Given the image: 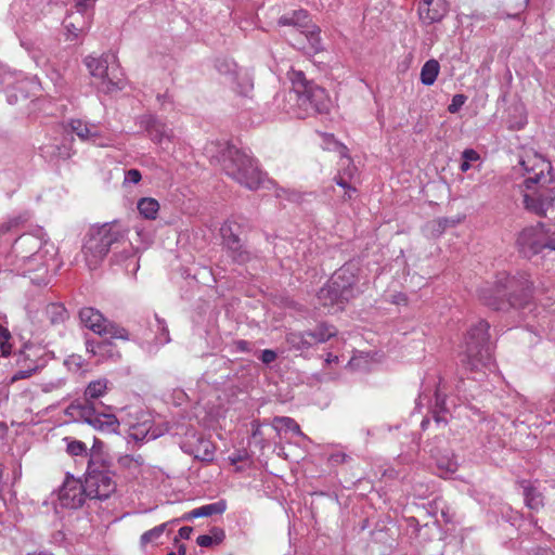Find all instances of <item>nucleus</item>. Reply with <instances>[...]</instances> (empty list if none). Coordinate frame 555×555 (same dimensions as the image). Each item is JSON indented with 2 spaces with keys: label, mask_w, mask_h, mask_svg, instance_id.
<instances>
[{
  "label": "nucleus",
  "mask_w": 555,
  "mask_h": 555,
  "mask_svg": "<svg viewBox=\"0 0 555 555\" xmlns=\"http://www.w3.org/2000/svg\"><path fill=\"white\" fill-rule=\"evenodd\" d=\"M56 254L54 243L47 237L42 228H38L14 240L4 258L5 271L29 275L31 282L38 285L47 284L46 274Z\"/></svg>",
  "instance_id": "f257e3e1"
},
{
  "label": "nucleus",
  "mask_w": 555,
  "mask_h": 555,
  "mask_svg": "<svg viewBox=\"0 0 555 555\" xmlns=\"http://www.w3.org/2000/svg\"><path fill=\"white\" fill-rule=\"evenodd\" d=\"M533 289V282L528 272L502 271L495 275L493 285H485L479 289V298L486 306L496 311L509 308L520 310L531 304Z\"/></svg>",
  "instance_id": "f03ea898"
},
{
  "label": "nucleus",
  "mask_w": 555,
  "mask_h": 555,
  "mask_svg": "<svg viewBox=\"0 0 555 555\" xmlns=\"http://www.w3.org/2000/svg\"><path fill=\"white\" fill-rule=\"evenodd\" d=\"M292 82L288 93L293 101L292 114L304 119L313 114H326L331 108V99L324 88L306 77L301 70L292 69L287 74Z\"/></svg>",
  "instance_id": "7ed1b4c3"
},
{
  "label": "nucleus",
  "mask_w": 555,
  "mask_h": 555,
  "mask_svg": "<svg viewBox=\"0 0 555 555\" xmlns=\"http://www.w3.org/2000/svg\"><path fill=\"white\" fill-rule=\"evenodd\" d=\"M489 328V323L480 320L470 326L465 336V350L461 362L465 372L473 374L474 382L481 380L486 375L485 370L490 369L493 364Z\"/></svg>",
  "instance_id": "20e7f679"
},
{
  "label": "nucleus",
  "mask_w": 555,
  "mask_h": 555,
  "mask_svg": "<svg viewBox=\"0 0 555 555\" xmlns=\"http://www.w3.org/2000/svg\"><path fill=\"white\" fill-rule=\"evenodd\" d=\"M359 271L360 266L357 261H348L336 270L330 282L318 293L320 304L335 312L343 310L358 293Z\"/></svg>",
  "instance_id": "39448f33"
},
{
  "label": "nucleus",
  "mask_w": 555,
  "mask_h": 555,
  "mask_svg": "<svg viewBox=\"0 0 555 555\" xmlns=\"http://www.w3.org/2000/svg\"><path fill=\"white\" fill-rule=\"evenodd\" d=\"M221 167L227 176L248 190L269 188L273 184L266 180L263 172L258 168L257 162L245 151L234 145H228L221 153Z\"/></svg>",
  "instance_id": "423d86ee"
},
{
  "label": "nucleus",
  "mask_w": 555,
  "mask_h": 555,
  "mask_svg": "<svg viewBox=\"0 0 555 555\" xmlns=\"http://www.w3.org/2000/svg\"><path fill=\"white\" fill-rule=\"evenodd\" d=\"M127 229L118 221L92 228L82 246L85 260L90 270L95 269L111 249L125 245Z\"/></svg>",
  "instance_id": "0eeeda50"
},
{
  "label": "nucleus",
  "mask_w": 555,
  "mask_h": 555,
  "mask_svg": "<svg viewBox=\"0 0 555 555\" xmlns=\"http://www.w3.org/2000/svg\"><path fill=\"white\" fill-rule=\"evenodd\" d=\"M278 25L292 27L288 41L297 50L307 54H315L323 50L320 28L310 24L306 10L283 14L279 18Z\"/></svg>",
  "instance_id": "6e6552de"
},
{
  "label": "nucleus",
  "mask_w": 555,
  "mask_h": 555,
  "mask_svg": "<svg viewBox=\"0 0 555 555\" xmlns=\"http://www.w3.org/2000/svg\"><path fill=\"white\" fill-rule=\"evenodd\" d=\"M85 64L91 76L99 80L96 82L99 91L112 94L126 87L125 74L114 53H103L100 57L87 56Z\"/></svg>",
  "instance_id": "1a4fd4ad"
},
{
  "label": "nucleus",
  "mask_w": 555,
  "mask_h": 555,
  "mask_svg": "<svg viewBox=\"0 0 555 555\" xmlns=\"http://www.w3.org/2000/svg\"><path fill=\"white\" fill-rule=\"evenodd\" d=\"M115 476L111 463L91 454L83 479L89 499L99 501L109 499L117 489Z\"/></svg>",
  "instance_id": "9d476101"
},
{
  "label": "nucleus",
  "mask_w": 555,
  "mask_h": 555,
  "mask_svg": "<svg viewBox=\"0 0 555 555\" xmlns=\"http://www.w3.org/2000/svg\"><path fill=\"white\" fill-rule=\"evenodd\" d=\"M67 413L101 433H116L119 427L114 414L98 412L91 401H74L68 405Z\"/></svg>",
  "instance_id": "9b49d317"
},
{
  "label": "nucleus",
  "mask_w": 555,
  "mask_h": 555,
  "mask_svg": "<svg viewBox=\"0 0 555 555\" xmlns=\"http://www.w3.org/2000/svg\"><path fill=\"white\" fill-rule=\"evenodd\" d=\"M516 243L519 253L526 258H531L544 249L555 250V237L541 222L534 227L525 228L519 233Z\"/></svg>",
  "instance_id": "f8f14e48"
},
{
  "label": "nucleus",
  "mask_w": 555,
  "mask_h": 555,
  "mask_svg": "<svg viewBox=\"0 0 555 555\" xmlns=\"http://www.w3.org/2000/svg\"><path fill=\"white\" fill-rule=\"evenodd\" d=\"M337 331L333 325L320 323L313 330L292 331L286 333L285 341L291 350L300 353L320 345L336 336Z\"/></svg>",
  "instance_id": "ddd939ff"
},
{
  "label": "nucleus",
  "mask_w": 555,
  "mask_h": 555,
  "mask_svg": "<svg viewBox=\"0 0 555 555\" xmlns=\"http://www.w3.org/2000/svg\"><path fill=\"white\" fill-rule=\"evenodd\" d=\"M79 319L83 326L101 336L128 339L127 330L108 321L99 310L92 307L82 308L79 311Z\"/></svg>",
  "instance_id": "4468645a"
},
{
  "label": "nucleus",
  "mask_w": 555,
  "mask_h": 555,
  "mask_svg": "<svg viewBox=\"0 0 555 555\" xmlns=\"http://www.w3.org/2000/svg\"><path fill=\"white\" fill-rule=\"evenodd\" d=\"M89 499L83 481L67 473L59 489V503L62 507L69 509L80 508Z\"/></svg>",
  "instance_id": "2eb2a0df"
},
{
  "label": "nucleus",
  "mask_w": 555,
  "mask_h": 555,
  "mask_svg": "<svg viewBox=\"0 0 555 555\" xmlns=\"http://www.w3.org/2000/svg\"><path fill=\"white\" fill-rule=\"evenodd\" d=\"M135 124L155 144L171 143L176 138L173 129L154 114H144L137 117Z\"/></svg>",
  "instance_id": "dca6fc26"
},
{
  "label": "nucleus",
  "mask_w": 555,
  "mask_h": 555,
  "mask_svg": "<svg viewBox=\"0 0 555 555\" xmlns=\"http://www.w3.org/2000/svg\"><path fill=\"white\" fill-rule=\"evenodd\" d=\"M525 208L539 216L555 220V190H539L531 194H524L522 199Z\"/></svg>",
  "instance_id": "f3484780"
},
{
  "label": "nucleus",
  "mask_w": 555,
  "mask_h": 555,
  "mask_svg": "<svg viewBox=\"0 0 555 555\" xmlns=\"http://www.w3.org/2000/svg\"><path fill=\"white\" fill-rule=\"evenodd\" d=\"M449 12L447 0H420L417 14L424 25L439 23Z\"/></svg>",
  "instance_id": "a211bd4d"
},
{
  "label": "nucleus",
  "mask_w": 555,
  "mask_h": 555,
  "mask_svg": "<svg viewBox=\"0 0 555 555\" xmlns=\"http://www.w3.org/2000/svg\"><path fill=\"white\" fill-rule=\"evenodd\" d=\"M68 128L83 142L98 144V140L102 138L98 125L86 122L81 119H70Z\"/></svg>",
  "instance_id": "6ab92c4d"
},
{
  "label": "nucleus",
  "mask_w": 555,
  "mask_h": 555,
  "mask_svg": "<svg viewBox=\"0 0 555 555\" xmlns=\"http://www.w3.org/2000/svg\"><path fill=\"white\" fill-rule=\"evenodd\" d=\"M0 83L5 88L14 90L23 100L28 98V85L29 81L23 77L22 73H15L10 70L0 69Z\"/></svg>",
  "instance_id": "aec40b11"
},
{
  "label": "nucleus",
  "mask_w": 555,
  "mask_h": 555,
  "mask_svg": "<svg viewBox=\"0 0 555 555\" xmlns=\"http://www.w3.org/2000/svg\"><path fill=\"white\" fill-rule=\"evenodd\" d=\"M227 501L221 499L217 502L196 507L183 514L179 519L180 521H190L195 518L210 517L212 515H222L227 511Z\"/></svg>",
  "instance_id": "412c9836"
},
{
  "label": "nucleus",
  "mask_w": 555,
  "mask_h": 555,
  "mask_svg": "<svg viewBox=\"0 0 555 555\" xmlns=\"http://www.w3.org/2000/svg\"><path fill=\"white\" fill-rule=\"evenodd\" d=\"M73 138L64 137L62 141L47 144L41 147V152L51 160L68 159L73 155L72 149Z\"/></svg>",
  "instance_id": "4be33fe9"
},
{
  "label": "nucleus",
  "mask_w": 555,
  "mask_h": 555,
  "mask_svg": "<svg viewBox=\"0 0 555 555\" xmlns=\"http://www.w3.org/2000/svg\"><path fill=\"white\" fill-rule=\"evenodd\" d=\"M522 495L527 507L538 511L543 506L542 493L528 481L521 482Z\"/></svg>",
  "instance_id": "5701e85b"
},
{
  "label": "nucleus",
  "mask_w": 555,
  "mask_h": 555,
  "mask_svg": "<svg viewBox=\"0 0 555 555\" xmlns=\"http://www.w3.org/2000/svg\"><path fill=\"white\" fill-rule=\"evenodd\" d=\"M179 522H180V519L175 518V519H171L169 521L163 522V524H160L158 526H155L154 528L145 531L140 537V545L142 547H144L149 543L156 542L164 534L165 531L169 530V527H172V526H175V525H177Z\"/></svg>",
  "instance_id": "b1692460"
},
{
  "label": "nucleus",
  "mask_w": 555,
  "mask_h": 555,
  "mask_svg": "<svg viewBox=\"0 0 555 555\" xmlns=\"http://www.w3.org/2000/svg\"><path fill=\"white\" fill-rule=\"evenodd\" d=\"M43 313L52 325L63 324L68 319V311L61 302H50L44 307Z\"/></svg>",
  "instance_id": "393cba45"
},
{
  "label": "nucleus",
  "mask_w": 555,
  "mask_h": 555,
  "mask_svg": "<svg viewBox=\"0 0 555 555\" xmlns=\"http://www.w3.org/2000/svg\"><path fill=\"white\" fill-rule=\"evenodd\" d=\"M113 260L116 263H122L125 267V270L128 273L135 274V272L139 270V258L137 257L135 253L132 248L130 249H124L121 253L117 254L114 253Z\"/></svg>",
  "instance_id": "a878e982"
},
{
  "label": "nucleus",
  "mask_w": 555,
  "mask_h": 555,
  "mask_svg": "<svg viewBox=\"0 0 555 555\" xmlns=\"http://www.w3.org/2000/svg\"><path fill=\"white\" fill-rule=\"evenodd\" d=\"M322 149L326 151H337L343 158H346V163L349 166L350 165V158L347 155V147L337 141L335 137L331 133H322ZM345 173H348L351 176V169L348 167Z\"/></svg>",
  "instance_id": "bb28decb"
},
{
  "label": "nucleus",
  "mask_w": 555,
  "mask_h": 555,
  "mask_svg": "<svg viewBox=\"0 0 555 555\" xmlns=\"http://www.w3.org/2000/svg\"><path fill=\"white\" fill-rule=\"evenodd\" d=\"M440 64L437 60L430 59L424 63L421 68V82L424 86H433L439 75Z\"/></svg>",
  "instance_id": "cd10ccee"
},
{
  "label": "nucleus",
  "mask_w": 555,
  "mask_h": 555,
  "mask_svg": "<svg viewBox=\"0 0 555 555\" xmlns=\"http://www.w3.org/2000/svg\"><path fill=\"white\" fill-rule=\"evenodd\" d=\"M108 389V380L106 378H99L91 380L83 392L85 400L92 401L103 397Z\"/></svg>",
  "instance_id": "c85d7f7f"
},
{
  "label": "nucleus",
  "mask_w": 555,
  "mask_h": 555,
  "mask_svg": "<svg viewBox=\"0 0 555 555\" xmlns=\"http://www.w3.org/2000/svg\"><path fill=\"white\" fill-rule=\"evenodd\" d=\"M215 67L220 75L225 77L228 82L235 81L237 73L241 69L233 60L229 59L216 60Z\"/></svg>",
  "instance_id": "c756f323"
},
{
  "label": "nucleus",
  "mask_w": 555,
  "mask_h": 555,
  "mask_svg": "<svg viewBox=\"0 0 555 555\" xmlns=\"http://www.w3.org/2000/svg\"><path fill=\"white\" fill-rule=\"evenodd\" d=\"M137 208L145 219L155 220L159 211V203L153 197H143L139 199Z\"/></svg>",
  "instance_id": "7c9ffc66"
},
{
  "label": "nucleus",
  "mask_w": 555,
  "mask_h": 555,
  "mask_svg": "<svg viewBox=\"0 0 555 555\" xmlns=\"http://www.w3.org/2000/svg\"><path fill=\"white\" fill-rule=\"evenodd\" d=\"M235 89V91L242 95H247L254 88L253 78L249 73L241 68L237 73L235 81H229Z\"/></svg>",
  "instance_id": "2f4dec72"
},
{
  "label": "nucleus",
  "mask_w": 555,
  "mask_h": 555,
  "mask_svg": "<svg viewBox=\"0 0 555 555\" xmlns=\"http://www.w3.org/2000/svg\"><path fill=\"white\" fill-rule=\"evenodd\" d=\"M151 331L154 332L153 340L158 345H165L170 341L169 330L165 320L160 319L157 314L154 315V324L151 325Z\"/></svg>",
  "instance_id": "473e14b6"
},
{
  "label": "nucleus",
  "mask_w": 555,
  "mask_h": 555,
  "mask_svg": "<svg viewBox=\"0 0 555 555\" xmlns=\"http://www.w3.org/2000/svg\"><path fill=\"white\" fill-rule=\"evenodd\" d=\"M159 436L155 430H151V427H146V423L142 425H131L129 438L135 442H143L154 440Z\"/></svg>",
  "instance_id": "72a5a7b5"
},
{
  "label": "nucleus",
  "mask_w": 555,
  "mask_h": 555,
  "mask_svg": "<svg viewBox=\"0 0 555 555\" xmlns=\"http://www.w3.org/2000/svg\"><path fill=\"white\" fill-rule=\"evenodd\" d=\"M30 218L29 212L24 211L17 216L10 217L7 221L0 224V237L5 236L8 233L18 229L26 223Z\"/></svg>",
  "instance_id": "f704fd0d"
},
{
  "label": "nucleus",
  "mask_w": 555,
  "mask_h": 555,
  "mask_svg": "<svg viewBox=\"0 0 555 555\" xmlns=\"http://www.w3.org/2000/svg\"><path fill=\"white\" fill-rule=\"evenodd\" d=\"M272 426L276 431H292L297 436H304L299 425L295 420L287 416H276L273 418Z\"/></svg>",
  "instance_id": "c9c22d12"
},
{
  "label": "nucleus",
  "mask_w": 555,
  "mask_h": 555,
  "mask_svg": "<svg viewBox=\"0 0 555 555\" xmlns=\"http://www.w3.org/2000/svg\"><path fill=\"white\" fill-rule=\"evenodd\" d=\"M225 249L229 257L238 264H244L251 259V253L246 248L242 241Z\"/></svg>",
  "instance_id": "e433bc0d"
},
{
  "label": "nucleus",
  "mask_w": 555,
  "mask_h": 555,
  "mask_svg": "<svg viewBox=\"0 0 555 555\" xmlns=\"http://www.w3.org/2000/svg\"><path fill=\"white\" fill-rule=\"evenodd\" d=\"M86 348L88 352H91L93 356H99L101 358L104 357H113V347L109 341L106 340H87Z\"/></svg>",
  "instance_id": "4c0bfd02"
},
{
  "label": "nucleus",
  "mask_w": 555,
  "mask_h": 555,
  "mask_svg": "<svg viewBox=\"0 0 555 555\" xmlns=\"http://www.w3.org/2000/svg\"><path fill=\"white\" fill-rule=\"evenodd\" d=\"M545 170L551 171L552 170V166H551L550 163L542 162L541 163V168L539 169V171L533 172L532 176H529V177H527L525 179L524 184H525L526 189L527 190H531L537 184L550 183L552 181V179H546L545 178V176H544V171Z\"/></svg>",
  "instance_id": "58836bf2"
},
{
  "label": "nucleus",
  "mask_w": 555,
  "mask_h": 555,
  "mask_svg": "<svg viewBox=\"0 0 555 555\" xmlns=\"http://www.w3.org/2000/svg\"><path fill=\"white\" fill-rule=\"evenodd\" d=\"M236 229H238V227L231 222H224L221 225L220 233L225 248L238 244V242L242 241L240 234L236 232Z\"/></svg>",
  "instance_id": "ea45409f"
},
{
  "label": "nucleus",
  "mask_w": 555,
  "mask_h": 555,
  "mask_svg": "<svg viewBox=\"0 0 555 555\" xmlns=\"http://www.w3.org/2000/svg\"><path fill=\"white\" fill-rule=\"evenodd\" d=\"M555 309L552 310V312L542 310L539 311L538 317V331L542 334H546L547 332H551L555 330V315L553 312Z\"/></svg>",
  "instance_id": "a19ab883"
},
{
  "label": "nucleus",
  "mask_w": 555,
  "mask_h": 555,
  "mask_svg": "<svg viewBox=\"0 0 555 555\" xmlns=\"http://www.w3.org/2000/svg\"><path fill=\"white\" fill-rule=\"evenodd\" d=\"M437 467L442 474L449 475L457 470L459 463L453 453L448 452L447 454L437 459Z\"/></svg>",
  "instance_id": "79ce46f5"
},
{
  "label": "nucleus",
  "mask_w": 555,
  "mask_h": 555,
  "mask_svg": "<svg viewBox=\"0 0 555 555\" xmlns=\"http://www.w3.org/2000/svg\"><path fill=\"white\" fill-rule=\"evenodd\" d=\"M64 441L66 442V451L72 456H86L90 457L92 453H88V449L85 442L80 440H76L70 437H65Z\"/></svg>",
  "instance_id": "37998d69"
},
{
  "label": "nucleus",
  "mask_w": 555,
  "mask_h": 555,
  "mask_svg": "<svg viewBox=\"0 0 555 555\" xmlns=\"http://www.w3.org/2000/svg\"><path fill=\"white\" fill-rule=\"evenodd\" d=\"M480 159V155L474 149H465L462 152V162L460 164V170L462 172H466L472 168V163L478 162Z\"/></svg>",
  "instance_id": "c03bdc74"
},
{
  "label": "nucleus",
  "mask_w": 555,
  "mask_h": 555,
  "mask_svg": "<svg viewBox=\"0 0 555 555\" xmlns=\"http://www.w3.org/2000/svg\"><path fill=\"white\" fill-rule=\"evenodd\" d=\"M446 410H447L446 409V398H444V396L441 395L439 389H436L435 403L431 406V412H433L436 423L439 424L440 422L444 421V418L440 416V413L444 412Z\"/></svg>",
  "instance_id": "a18cd8bd"
},
{
  "label": "nucleus",
  "mask_w": 555,
  "mask_h": 555,
  "mask_svg": "<svg viewBox=\"0 0 555 555\" xmlns=\"http://www.w3.org/2000/svg\"><path fill=\"white\" fill-rule=\"evenodd\" d=\"M11 334L8 328L0 324V353L3 357L11 354L12 345L10 344Z\"/></svg>",
  "instance_id": "49530a36"
},
{
  "label": "nucleus",
  "mask_w": 555,
  "mask_h": 555,
  "mask_svg": "<svg viewBox=\"0 0 555 555\" xmlns=\"http://www.w3.org/2000/svg\"><path fill=\"white\" fill-rule=\"evenodd\" d=\"M38 370H39V365L37 364V362H31L30 369L21 366V369L16 370L14 372V374L12 375L11 380L17 382L21 379L28 378V377L33 376Z\"/></svg>",
  "instance_id": "de8ad7c7"
},
{
  "label": "nucleus",
  "mask_w": 555,
  "mask_h": 555,
  "mask_svg": "<svg viewBox=\"0 0 555 555\" xmlns=\"http://www.w3.org/2000/svg\"><path fill=\"white\" fill-rule=\"evenodd\" d=\"M466 100H467V96L465 94L459 93V94L453 95L451 103L448 106V111L451 114L457 113L462 108V106L465 104Z\"/></svg>",
  "instance_id": "09e8293b"
},
{
  "label": "nucleus",
  "mask_w": 555,
  "mask_h": 555,
  "mask_svg": "<svg viewBox=\"0 0 555 555\" xmlns=\"http://www.w3.org/2000/svg\"><path fill=\"white\" fill-rule=\"evenodd\" d=\"M455 222L454 221H451L449 220L448 218H440V219H437L433 222V232L436 234V235H441L446 229L449 227V225H454Z\"/></svg>",
  "instance_id": "8fccbe9b"
},
{
  "label": "nucleus",
  "mask_w": 555,
  "mask_h": 555,
  "mask_svg": "<svg viewBox=\"0 0 555 555\" xmlns=\"http://www.w3.org/2000/svg\"><path fill=\"white\" fill-rule=\"evenodd\" d=\"M232 350L234 352H251L253 344L244 339L234 340L232 344Z\"/></svg>",
  "instance_id": "3c124183"
},
{
  "label": "nucleus",
  "mask_w": 555,
  "mask_h": 555,
  "mask_svg": "<svg viewBox=\"0 0 555 555\" xmlns=\"http://www.w3.org/2000/svg\"><path fill=\"white\" fill-rule=\"evenodd\" d=\"M141 172L135 168H131L125 172L124 183L137 184L141 181Z\"/></svg>",
  "instance_id": "603ef678"
},
{
  "label": "nucleus",
  "mask_w": 555,
  "mask_h": 555,
  "mask_svg": "<svg viewBox=\"0 0 555 555\" xmlns=\"http://www.w3.org/2000/svg\"><path fill=\"white\" fill-rule=\"evenodd\" d=\"M258 358L263 364L270 365L278 359V353L272 349H264L260 352Z\"/></svg>",
  "instance_id": "864d4df0"
},
{
  "label": "nucleus",
  "mask_w": 555,
  "mask_h": 555,
  "mask_svg": "<svg viewBox=\"0 0 555 555\" xmlns=\"http://www.w3.org/2000/svg\"><path fill=\"white\" fill-rule=\"evenodd\" d=\"M208 535L211 538V540H212L215 545H218V544L222 543L223 540L225 539V532L220 527H212L209 530V534Z\"/></svg>",
  "instance_id": "5fc2aeb1"
},
{
  "label": "nucleus",
  "mask_w": 555,
  "mask_h": 555,
  "mask_svg": "<svg viewBox=\"0 0 555 555\" xmlns=\"http://www.w3.org/2000/svg\"><path fill=\"white\" fill-rule=\"evenodd\" d=\"M30 7H33V4L28 0H15L11 4V13L14 16H17V15H20L22 10H24L25 8H29L30 9Z\"/></svg>",
  "instance_id": "6e6d98bb"
},
{
  "label": "nucleus",
  "mask_w": 555,
  "mask_h": 555,
  "mask_svg": "<svg viewBox=\"0 0 555 555\" xmlns=\"http://www.w3.org/2000/svg\"><path fill=\"white\" fill-rule=\"evenodd\" d=\"M455 387L459 395L462 396L465 400H468L469 397H475V393L470 389L465 387V382L463 377L460 378Z\"/></svg>",
  "instance_id": "4d7b16f0"
},
{
  "label": "nucleus",
  "mask_w": 555,
  "mask_h": 555,
  "mask_svg": "<svg viewBox=\"0 0 555 555\" xmlns=\"http://www.w3.org/2000/svg\"><path fill=\"white\" fill-rule=\"evenodd\" d=\"M350 456L344 452H337L330 455L328 462L332 465H338L345 463Z\"/></svg>",
  "instance_id": "13d9d810"
},
{
  "label": "nucleus",
  "mask_w": 555,
  "mask_h": 555,
  "mask_svg": "<svg viewBox=\"0 0 555 555\" xmlns=\"http://www.w3.org/2000/svg\"><path fill=\"white\" fill-rule=\"evenodd\" d=\"M67 40H75L78 38L80 28L76 27L73 23L65 24Z\"/></svg>",
  "instance_id": "bf43d9fd"
},
{
  "label": "nucleus",
  "mask_w": 555,
  "mask_h": 555,
  "mask_svg": "<svg viewBox=\"0 0 555 555\" xmlns=\"http://www.w3.org/2000/svg\"><path fill=\"white\" fill-rule=\"evenodd\" d=\"M132 462H135L138 465H142L143 459L141 455H139L137 459L131 455H125L119 459V464L122 466L129 467Z\"/></svg>",
  "instance_id": "052dcab7"
},
{
  "label": "nucleus",
  "mask_w": 555,
  "mask_h": 555,
  "mask_svg": "<svg viewBox=\"0 0 555 555\" xmlns=\"http://www.w3.org/2000/svg\"><path fill=\"white\" fill-rule=\"evenodd\" d=\"M96 0H77L76 1V9L77 12L83 13L88 9L93 8Z\"/></svg>",
  "instance_id": "680f3d73"
},
{
  "label": "nucleus",
  "mask_w": 555,
  "mask_h": 555,
  "mask_svg": "<svg viewBox=\"0 0 555 555\" xmlns=\"http://www.w3.org/2000/svg\"><path fill=\"white\" fill-rule=\"evenodd\" d=\"M196 543L201 547H211L215 545L211 538L208 534L198 535L196 539Z\"/></svg>",
  "instance_id": "e2e57ef3"
},
{
  "label": "nucleus",
  "mask_w": 555,
  "mask_h": 555,
  "mask_svg": "<svg viewBox=\"0 0 555 555\" xmlns=\"http://www.w3.org/2000/svg\"><path fill=\"white\" fill-rule=\"evenodd\" d=\"M22 362H25V365H22L23 367L30 369L31 362H36L35 360L29 358V354H26L25 352H21L17 358V364H22Z\"/></svg>",
  "instance_id": "0e129e2a"
},
{
  "label": "nucleus",
  "mask_w": 555,
  "mask_h": 555,
  "mask_svg": "<svg viewBox=\"0 0 555 555\" xmlns=\"http://www.w3.org/2000/svg\"><path fill=\"white\" fill-rule=\"evenodd\" d=\"M5 92H7V99H8V102L13 105V104H16L18 102L20 99H22L14 90H12L11 88H5Z\"/></svg>",
  "instance_id": "69168bd1"
},
{
  "label": "nucleus",
  "mask_w": 555,
  "mask_h": 555,
  "mask_svg": "<svg viewBox=\"0 0 555 555\" xmlns=\"http://www.w3.org/2000/svg\"><path fill=\"white\" fill-rule=\"evenodd\" d=\"M335 181H336V184L341 186L343 189L349 190L352 192H357V189L351 186L343 176L336 177Z\"/></svg>",
  "instance_id": "338daca9"
},
{
  "label": "nucleus",
  "mask_w": 555,
  "mask_h": 555,
  "mask_svg": "<svg viewBox=\"0 0 555 555\" xmlns=\"http://www.w3.org/2000/svg\"><path fill=\"white\" fill-rule=\"evenodd\" d=\"M193 532V528L189 526L181 527L178 531L179 538L188 540L191 537V533Z\"/></svg>",
  "instance_id": "774afa93"
}]
</instances>
